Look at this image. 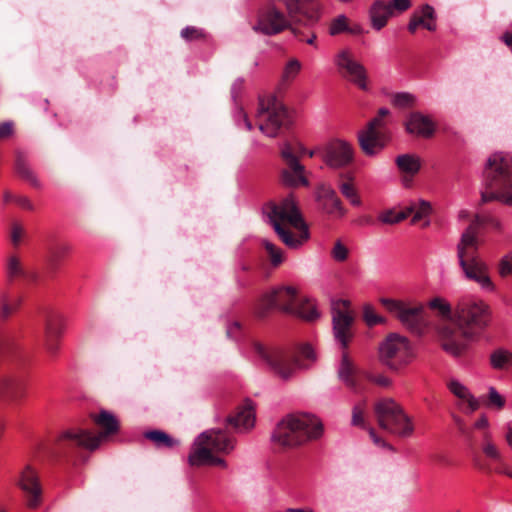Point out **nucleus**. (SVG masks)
I'll use <instances>...</instances> for the list:
<instances>
[{
    "label": "nucleus",
    "mask_w": 512,
    "mask_h": 512,
    "mask_svg": "<svg viewBox=\"0 0 512 512\" xmlns=\"http://www.w3.org/2000/svg\"><path fill=\"white\" fill-rule=\"evenodd\" d=\"M314 0H279L286 15L274 4H268L257 13L253 31L264 35H276L289 29L300 41L313 45L316 34L311 30L320 19V7L311 5Z\"/></svg>",
    "instance_id": "1"
},
{
    "label": "nucleus",
    "mask_w": 512,
    "mask_h": 512,
    "mask_svg": "<svg viewBox=\"0 0 512 512\" xmlns=\"http://www.w3.org/2000/svg\"><path fill=\"white\" fill-rule=\"evenodd\" d=\"M490 319V309L482 300L462 299L456 306L454 321L440 328L442 348L453 356H460L468 342L489 325Z\"/></svg>",
    "instance_id": "2"
},
{
    "label": "nucleus",
    "mask_w": 512,
    "mask_h": 512,
    "mask_svg": "<svg viewBox=\"0 0 512 512\" xmlns=\"http://www.w3.org/2000/svg\"><path fill=\"white\" fill-rule=\"evenodd\" d=\"M92 419L102 430L99 435H94L81 428L68 429L57 438L50 448L51 455L55 457L69 456L77 448L94 450L99 446L103 437L114 434L119 429L117 419L108 411L103 410L97 415H92Z\"/></svg>",
    "instance_id": "3"
},
{
    "label": "nucleus",
    "mask_w": 512,
    "mask_h": 512,
    "mask_svg": "<svg viewBox=\"0 0 512 512\" xmlns=\"http://www.w3.org/2000/svg\"><path fill=\"white\" fill-rule=\"evenodd\" d=\"M266 214L286 246L298 248L309 238L308 227L292 196L284 198L280 203H270Z\"/></svg>",
    "instance_id": "4"
},
{
    "label": "nucleus",
    "mask_w": 512,
    "mask_h": 512,
    "mask_svg": "<svg viewBox=\"0 0 512 512\" xmlns=\"http://www.w3.org/2000/svg\"><path fill=\"white\" fill-rule=\"evenodd\" d=\"M489 217H482L476 214L470 225L463 232L460 242L457 246V254L460 266L469 280L480 284L483 288L492 290L493 283L488 274L486 264L478 257V229L486 224L492 223Z\"/></svg>",
    "instance_id": "5"
},
{
    "label": "nucleus",
    "mask_w": 512,
    "mask_h": 512,
    "mask_svg": "<svg viewBox=\"0 0 512 512\" xmlns=\"http://www.w3.org/2000/svg\"><path fill=\"white\" fill-rule=\"evenodd\" d=\"M485 190L481 204L497 200L512 206V154L495 152L487 159L483 171Z\"/></svg>",
    "instance_id": "6"
},
{
    "label": "nucleus",
    "mask_w": 512,
    "mask_h": 512,
    "mask_svg": "<svg viewBox=\"0 0 512 512\" xmlns=\"http://www.w3.org/2000/svg\"><path fill=\"white\" fill-rule=\"evenodd\" d=\"M273 309L298 316L306 321H314L319 314L309 300H300L297 290L292 286H280L263 294L254 305L258 318H266Z\"/></svg>",
    "instance_id": "7"
},
{
    "label": "nucleus",
    "mask_w": 512,
    "mask_h": 512,
    "mask_svg": "<svg viewBox=\"0 0 512 512\" xmlns=\"http://www.w3.org/2000/svg\"><path fill=\"white\" fill-rule=\"evenodd\" d=\"M323 433L322 423L310 414H290L280 420L271 436L274 444L282 448L298 447Z\"/></svg>",
    "instance_id": "8"
},
{
    "label": "nucleus",
    "mask_w": 512,
    "mask_h": 512,
    "mask_svg": "<svg viewBox=\"0 0 512 512\" xmlns=\"http://www.w3.org/2000/svg\"><path fill=\"white\" fill-rule=\"evenodd\" d=\"M235 447V439L223 429H210L201 433L189 455L192 466L212 464L226 467V461L213 453L229 454Z\"/></svg>",
    "instance_id": "9"
},
{
    "label": "nucleus",
    "mask_w": 512,
    "mask_h": 512,
    "mask_svg": "<svg viewBox=\"0 0 512 512\" xmlns=\"http://www.w3.org/2000/svg\"><path fill=\"white\" fill-rule=\"evenodd\" d=\"M257 352L282 379H288L296 369H306L316 361L315 352L308 344L301 345L297 350L280 348L267 350L257 346Z\"/></svg>",
    "instance_id": "10"
},
{
    "label": "nucleus",
    "mask_w": 512,
    "mask_h": 512,
    "mask_svg": "<svg viewBox=\"0 0 512 512\" xmlns=\"http://www.w3.org/2000/svg\"><path fill=\"white\" fill-rule=\"evenodd\" d=\"M7 341L0 337V400L20 404L28 394V380L6 353Z\"/></svg>",
    "instance_id": "11"
},
{
    "label": "nucleus",
    "mask_w": 512,
    "mask_h": 512,
    "mask_svg": "<svg viewBox=\"0 0 512 512\" xmlns=\"http://www.w3.org/2000/svg\"><path fill=\"white\" fill-rule=\"evenodd\" d=\"M374 413L381 429L399 437H409L414 431L411 419L393 399H381L374 405Z\"/></svg>",
    "instance_id": "12"
},
{
    "label": "nucleus",
    "mask_w": 512,
    "mask_h": 512,
    "mask_svg": "<svg viewBox=\"0 0 512 512\" xmlns=\"http://www.w3.org/2000/svg\"><path fill=\"white\" fill-rule=\"evenodd\" d=\"M380 303L393 314L404 327L414 334H423L429 326L428 314L425 308L418 304L411 306L403 301L381 298Z\"/></svg>",
    "instance_id": "13"
},
{
    "label": "nucleus",
    "mask_w": 512,
    "mask_h": 512,
    "mask_svg": "<svg viewBox=\"0 0 512 512\" xmlns=\"http://www.w3.org/2000/svg\"><path fill=\"white\" fill-rule=\"evenodd\" d=\"M379 356L383 364L398 371L407 366L414 358L410 341L397 333H390L380 344Z\"/></svg>",
    "instance_id": "14"
},
{
    "label": "nucleus",
    "mask_w": 512,
    "mask_h": 512,
    "mask_svg": "<svg viewBox=\"0 0 512 512\" xmlns=\"http://www.w3.org/2000/svg\"><path fill=\"white\" fill-rule=\"evenodd\" d=\"M259 129L269 137H275L279 129L290 124L287 108L276 98L260 99L257 112Z\"/></svg>",
    "instance_id": "15"
},
{
    "label": "nucleus",
    "mask_w": 512,
    "mask_h": 512,
    "mask_svg": "<svg viewBox=\"0 0 512 512\" xmlns=\"http://www.w3.org/2000/svg\"><path fill=\"white\" fill-rule=\"evenodd\" d=\"M306 153V149L300 143H285L281 149V157L286 168L281 171V182L288 187L299 185L307 186L308 180L305 177V167L300 164L298 158Z\"/></svg>",
    "instance_id": "16"
},
{
    "label": "nucleus",
    "mask_w": 512,
    "mask_h": 512,
    "mask_svg": "<svg viewBox=\"0 0 512 512\" xmlns=\"http://www.w3.org/2000/svg\"><path fill=\"white\" fill-rule=\"evenodd\" d=\"M382 117L373 118L367 128L358 134L359 145L367 156H374L387 144L389 137L382 129Z\"/></svg>",
    "instance_id": "17"
},
{
    "label": "nucleus",
    "mask_w": 512,
    "mask_h": 512,
    "mask_svg": "<svg viewBox=\"0 0 512 512\" xmlns=\"http://www.w3.org/2000/svg\"><path fill=\"white\" fill-rule=\"evenodd\" d=\"M332 321L335 338L343 348H346L351 337L350 328L354 321L349 301L340 299L332 303Z\"/></svg>",
    "instance_id": "18"
},
{
    "label": "nucleus",
    "mask_w": 512,
    "mask_h": 512,
    "mask_svg": "<svg viewBox=\"0 0 512 512\" xmlns=\"http://www.w3.org/2000/svg\"><path fill=\"white\" fill-rule=\"evenodd\" d=\"M336 65L340 74L357 85L362 90H367V71L365 67L356 61L351 53L343 50L336 57Z\"/></svg>",
    "instance_id": "19"
},
{
    "label": "nucleus",
    "mask_w": 512,
    "mask_h": 512,
    "mask_svg": "<svg viewBox=\"0 0 512 512\" xmlns=\"http://www.w3.org/2000/svg\"><path fill=\"white\" fill-rule=\"evenodd\" d=\"M16 484L24 492L27 506L31 509L37 508L42 499V487L37 471L27 465L20 473Z\"/></svg>",
    "instance_id": "20"
},
{
    "label": "nucleus",
    "mask_w": 512,
    "mask_h": 512,
    "mask_svg": "<svg viewBox=\"0 0 512 512\" xmlns=\"http://www.w3.org/2000/svg\"><path fill=\"white\" fill-rule=\"evenodd\" d=\"M354 159L352 146L343 140H335L329 143L325 149L323 160L331 168H344L350 165Z\"/></svg>",
    "instance_id": "21"
},
{
    "label": "nucleus",
    "mask_w": 512,
    "mask_h": 512,
    "mask_svg": "<svg viewBox=\"0 0 512 512\" xmlns=\"http://www.w3.org/2000/svg\"><path fill=\"white\" fill-rule=\"evenodd\" d=\"M64 331V319L61 315H50L45 322L43 345L51 357H55L60 347V338Z\"/></svg>",
    "instance_id": "22"
},
{
    "label": "nucleus",
    "mask_w": 512,
    "mask_h": 512,
    "mask_svg": "<svg viewBox=\"0 0 512 512\" xmlns=\"http://www.w3.org/2000/svg\"><path fill=\"white\" fill-rule=\"evenodd\" d=\"M316 201L323 212L334 217H343L347 212L336 191L329 185L321 184L317 188Z\"/></svg>",
    "instance_id": "23"
},
{
    "label": "nucleus",
    "mask_w": 512,
    "mask_h": 512,
    "mask_svg": "<svg viewBox=\"0 0 512 512\" xmlns=\"http://www.w3.org/2000/svg\"><path fill=\"white\" fill-rule=\"evenodd\" d=\"M255 414L251 401L238 407L234 414L229 415L226 419L228 427L233 428L236 432H245L254 426Z\"/></svg>",
    "instance_id": "24"
},
{
    "label": "nucleus",
    "mask_w": 512,
    "mask_h": 512,
    "mask_svg": "<svg viewBox=\"0 0 512 512\" xmlns=\"http://www.w3.org/2000/svg\"><path fill=\"white\" fill-rule=\"evenodd\" d=\"M405 127L408 133L424 138L431 137L435 131L434 122L420 112L411 113L405 122Z\"/></svg>",
    "instance_id": "25"
},
{
    "label": "nucleus",
    "mask_w": 512,
    "mask_h": 512,
    "mask_svg": "<svg viewBox=\"0 0 512 512\" xmlns=\"http://www.w3.org/2000/svg\"><path fill=\"white\" fill-rule=\"evenodd\" d=\"M338 377L345 383L347 387L353 391H358L360 388V372L350 360L348 354H342L341 364L338 370Z\"/></svg>",
    "instance_id": "26"
},
{
    "label": "nucleus",
    "mask_w": 512,
    "mask_h": 512,
    "mask_svg": "<svg viewBox=\"0 0 512 512\" xmlns=\"http://www.w3.org/2000/svg\"><path fill=\"white\" fill-rule=\"evenodd\" d=\"M369 15L372 27L379 31L386 26L389 18L394 14L392 7L389 6L387 2L377 0L372 4Z\"/></svg>",
    "instance_id": "27"
},
{
    "label": "nucleus",
    "mask_w": 512,
    "mask_h": 512,
    "mask_svg": "<svg viewBox=\"0 0 512 512\" xmlns=\"http://www.w3.org/2000/svg\"><path fill=\"white\" fill-rule=\"evenodd\" d=\"M448 388L456 397L459 399L466 401L467 407L465 412L466 413H473L474 411L478 410L480 407V402L476 398H474L473 395L470 394L468 389L461 384L457 380H451L448 383Z\"/></svg>",
    "instance_id": "28"
},
{
    "label": "nucleus",
    "mask_w": 512,
    "mask_h": 512,
    "mask_svg": "<svg viewBox=\"0 0 512 512\" xmlns=\"http://www.w3.org/2000/svg\"><path fill=\"white\" fill-rule=\"evenodd\" d=\"M429 307L433 310L438 311L440 320L436 325L438 337L440 338V328L448 321H454L455 312L452 313L450 305L441 298H434L429 302Z\"/></svg>",
    "instance_id": "29"
},
{
    "label": "nucleus",
    "mask_w": 512,
    "mask_h": 512,
    "mask_svg": "<svg viewBox=\"0 0 512 512\" xmlns=\"http://www.w3.org/2000/svg\"><path fill=\"white\" fill-rule=\"evenodd\" d=\"M395 162L401 172L411 176L417 174L421 167L419 157L412 154L399 155Z\"/></svg>",
    "instance_id": "30"
},
{
    "label": "nucleus",
    "mask_w": 512,
    "mask_h": 512,
    "mask_svg": "<svg viewBox=\"0 0 512 512\" xmlns=\"http://www.w3.org/2000/svg\"><path fill=\"white\" fill-rule=\"evenodd\" d=\"M144 437L153 442L157 448H173L179 444L178 440L161 430L147 431L144 433Z\"/></svg>",
    "instance_id": "31"
},
{
    "label": "nucleus",
    "mask_w": 512,
    "mask_h": 512,
    "mask_svg": "<svg viewBox=\"0 0 512 512\" xmlns=\"http://www.w3.org/2000/svg\"><path fill=\"white\" fill-rule=\"evenodd\" d=\"M15 169L20 177L30 182L35 187L39 186L38 180L26 163L24 154L20 151L16 152Z\"/></svg>",
    "instance_id": "32"
},
{
    "label": "nucleus",
    "mask_w": 512,
    "mask_h": 512,
    "mask_svg": "<svg viewBox=\"0 0 512 512\" xmlns=\"http://www.w3.org/2000/svg\"><path fill=\"white\" fill-rule=\"evenodd\" d=\"M69 252V246L64 243H58L50 249L48 258V267L51 272H55L61 261Z\"/></svg>",
    "instance_id": "33"
},
{
    "label": "nucleus",
    "mask_w": 512,
    "mask_h": 512,
    "mask_svg": "<svg viewBox=\"0 0 512 512\" xmlns=\"http://www.w3.org/2000/svg\"><path fill=\"white\" fill-rule=\"evenodd\" d=\"M20 305V299L17 296L10 297L5 293H0V315L2 318H8L15 312Z\"/></svg>",
    "instance_id": "34"
},
{
    "label": "nucleus",
    "mask_w": 512,
    "mask_h": 512,
    "mask_svg": "<svg viewBox=\"0 0 512 512\" xmlns=\"http://www.w3.org/2000/svg\"><path fill=\"white\" fill-rule=\"evenodd\" d=\"M491 365L495 369H503L512 364V352L504 349H498L491 354Z\"/></svg>",
    "instance_id": "35"
},
{
    "label": "nucleus",
    "mask_w": 512,
    "mask_h": 512,
    "mask_svg": "<svg viewBox=\"0 0 512 512\" xmlns=\"http://www.w3.org/2000/svg\"><path fill=\"white\" fill-rule=\"evenodd\" d=\"M483 438H484V442L482 444L483 453L488 458H490L496 462H501L502 455H501L498 447L496 446V444L492 441L490 433L485 432L483 435Z\"/></svg>",
    "instance_id": "36"
},
{
    "label": "nucleus",
    "mask_w": 512,
    "mask_h": 512,
    "mask_svg": "<svg viewBox=\"0 0 512 512\" xmlns=\"http://www.w3.org/2000/svg\"><path fill=\"white\" fill-rule=\"evenodd\" d=\"M411 211L412 209H404L396 213L394 210H386L380 214L379 219L385 224H396L411 216Z\"/></svg>",
    "instance_id": "37"
},
{
    "label": "nucleus",
    "mask_w": 512,
    "mask_h": 512,
    "mask_svg": "<svg viewBox=\"0 0 512 512\" xmlns=\"http://www.w3.org/2000/svg\"><path fill=\"white\" fill-rule=\"evenodd\" d=\"M263 246L267 252L271 265L274 267L279 266L284 260L282 250L268 240H263Z\"/></svg>",
    "instance_id": "38"
},
{
    "label": "nucleus",
    "mask_w": 512,
    "mask_h": 512,
    "mask_svg": "<svg viewBox=\"0 0 512 512\" xmlns=\"http://www.w3.org/2000/svg\"><path fill=\"white\" fill-rule=\"evenodd\" d=\"M405 209H412L411 215L412 217V223H417L423 218H425L431 211V206L426 201H420L419 203L411 204L410 206L406 207Z\"/></svg>",
    "instance_id": "39"
},
{
    "label": "nucleus",
    "mask_w": 512,
    "mask_h": 512,
    "mask_svg": "<svg viewBox=\"0 0 512 512\" xmlns=\"http://www.w3.org/2000/svg\"><path fill=\"white\" fill-rule=\"evenodd\" d=\"M339 189L342 195L350 201L354 206H360L362 201L357 193V190L350 182H342L339 184Z\"/></svg>",
    "instance_id": "40"
},
{
    "label": "nucleus",
    "mask_w": 512,
    "mask_h": 512,
    "mask_svg": "<svg viewBox=\"0 0 512 512\" xmlns=\"http://www.w3.org/2000/svg\"><path fill=\"white\" fill-rule=\"evenodd\" d=\"M348 25V18L344 15H339L332 20L329 28V33L334 36L342 32H347Z\"/></svg>",
    "instance_id": "41"
},
{
    "label": "nucleus",
    "mask_w": 512,
    "mask_h": 512,
    "mask_svg": "<svg viewBox=\"0 0 512 512\" xmlns=\"http://www.w3.org/2000/svg\"><path fill=\"white\" fill-rule=\"evenodd\" d=\"M7 272L10 279L16 277H28L27 273L22 268L18 258L11 257L8 261Z\"/></svg>",
    "instance_id": "42"
},
{
    "label": "nucleus",
    "mask_w": 512,
    "mask_h": 512,
    "mask_svg": "<svg viewBox=\"0 0 512 512\" xmlns=\"http://www.w3.org/2000/svg\"><path fill=\"white\" fill-rule=\"evenodd\" d=\"M418 26H423L429 31H434L436 29V25L431 21H425L423 17H419V15L415 14L412 16L409 24H408V30L411 33H415Z\"/></svg>",
    "instance_id": "43"
},
{
    "label": "nucleus",
    "mask_w": 512,
    "mask_h": 512,
    "mask_svg": "<svg viewBox=\"0 0 512 512\" xmlns=\"http://www.w3.org/2000/svg\"><path fill=\"white\" fill-rule=\"evenodd\" d=\"M301 69V64L298 60L292 59L290 60L284 69L283 72V80L285 81H291L293 80L296 75L299 73Z\"/></svg>",
    "instance_id": "44"
},
{
    "label": "nucleus",
    "mask_w": 512,
    "mask_h": 512,
    "mask_svg": "<svg viewBox=\"0 0 512 512\" xmlns=\"http://www.w3.org/2000/svg\"><path fill=\"white\" fill-rule=\"evenodd\" d=\"M486 405L489 407L502 409L505 405V399L497 392L495 388L491 387L487 396Z\"/></svg>",
    "instance_id": "45"
},
{
    "label": "nucleus",
    "mask_w": 512,
    "mask_h": 512,
    "mask_svg": "<svg viewBox=\"0 0 512 512\" xmlns=\"http://www.w3.org/2000/svg\"><path fill=\"white\" fill-rule=\"evenodd\" d=\"M366 404L365 402L358 403L353 407L352 410V424L354 426H365L364 421V413H365Z\"/></svg>",
    "instance_id": "46"
},
{
    "label": "nucleus",
    "mask_w": 512,
    "mask_h": 512,
    "mask_svg": "<svg viewBox=\"0 0 512 512\" xmlns=\"http://www.w3.org/2000/svg\"><path fill=\"white\" fill-rule=\"evenodd\" d=\"M331 255L334 260L343 262L347 260L349 256V249L340 240H337L333 246Z\"/></svg>",
    "instance_id": "47"
},
{
    "label": "nucleus",
    "mask_w": 512,
    "mask_h": 512,
    "mask_svg": "<svg viewBox=\"0 0 512 512\" xmlns=\"http://www.w3.org/2000/svg\"><path fill=\"white\" fill-rule=\"evenodd\" d=\"M392 103L400 108L410 107L414 103V97L409 93H397L393 96Z\"/></svg>",
    "instance_id": "48"
},
{
    "label": "nucleus",
    "mask_w": 512,
    "mask_h": 512,
    "mask_svg": "<svg viewBox=\"0 0 512 512\" xmlns=\"http://www.w3.org/2000/svg\"><path fill=\"white\" fill-rule=\"evenodd\" d=\"M364 320L368 326H374L385 322V319L377 315L374 309L370 306H366L364 308Z\"/></svg>",
    "instance_id": "49"
},
{
    "label": "nucleus",
    "mask_w": 512,
    "mask_h": 512,
    "mask_svg": "<svg viewBox=\"0 0 512 512\" xmlns=\"http://www.w3.org/2000/svg\"><path fill=\"white\" fill-rule=\"evenodd\" d=\"M24 228L18 222H13L10 228V239L14 246H18L24 236Z\"/></svg>",
    "instance_id": "50"
},
{
    "label": "nucleus",
    "mask_w": 512,
    "mask_h": 512,
    "mask_svg": "<svg viewBox=\"0 0 512 512\" xmlns=\"http://www.w3.org/2000/svg\"><path fill=\"white\" fill-rule=\"evenodd\" d=\"M181 36L187 41H192V40L202 39L204 37V34H203L202 30H200L196 27L190 26V27L184 28L181 31Z\"/></svg>",
    "instance_id": "51"
},
{
    "label": "nucleus",
    "mask_w": 512,
    "mask_h": 512,
    "mask_svg": "<svg viewBox=\"0 0 512 512\" xmlns=\"http://www.w3.org/2000/svg\"><path fill=\"white\" fill-rule=\"evenodd\" d=\"M499 274L502 277L512 274V252L501 259L499 263Z\"/></svg>",
    "instance_id": "52"
},
{
    "label": "nucleus",
    "mask_w": 512,
    "mask_h": 512,
    "mask_svg": "<svg viewBox=\"0 0 512 512\" xmlns=\"http://www.w3.org/2000/svg\"><path fill=\"white\" fill-rule=\"evenodd\" d=\"M365 377L370 382L381 387H388L391 384V380L384 374L365 373Z\"/></svg>",
    "instance_id": "53"
},
{
    "label": "nucleus",
    "mask_w": 512,
    "mask_h": 512,
    "mask_svg": "<svg viewBox=\"0 0 512 512\" xmlns=\"http://www.w3.org/2000/svg\"><path fill=\"white\" fill-rule=\"evenodd\" d=\"M387 4L392 7L393 13L394 12L402 13L410 8L411 1L410 0H392L391 2H389Z\"/></svg>",
    "instance_id": "54"
},
{
    "label": "nucleus",
    "mask_w": 512,
    "mask_h": 512,
    "mask_svg": "<svg viewBox=\"0 0 512 512\" xmlns=\"http://www.w3.org/2000/svg\"><path fill=\"white\" fill-rule=\"evenodd\" d=\"M14 202L20 206L21 208L25 209V210H29V211H32L34 210V204L31 202V200L26 197V196H23V195H17L16 197H14Z\"/></svg>",
    "instance_id": "55"
},
{
    "label": "nucleus",
    "mask_w": 512,
    "mask_h": 512,
    "mask_svg": "<svg viewBox=\"0 0 512 512\" xmlns=\"http://www.w3.org/2000/svg\"><path fill=\"white\" fill-rule=\"evenodd\" d=\"M14 124L13 122H4L0 124V140L6 139L13 134Z\"/></svg>",
    "instance_id": "56"
},
{
    "label": "nucleus",
    "mask_w": 512,
    "mask_h": 512,
    "mask_svg": "<svg viewBox=\"0 0 512 512\" xmlns=\"http://www.w3.org/2000/svg\"><path fill=\"white\" fill-rule=\"evenodd\" d=\"M473 464L477 469H479L483 472L491 473L493 471L491 466L482 462L479 455H477V454L474 455V457H473Z\"/></svg>",
    "instance_id": "57"
},
{
    "label": "nucleus",
    "mask_w": 512,
    "mask_h": 512,
    "mask_svg": "<svg viewBox=\"0 0 512 512\" xmlns=\"http://www.w3.org/2000/svg\"><path fill=\"white\" fill-rule=\"evenodd\" d=\"M421 16L420 17H423V19L425 21L427 20H433L434 19V9L432 6L428 5V4H425L423 5L422 7V10H421Z\"/></svg>",
    "instance_id": "58"
},
{
    "label": "nucleus",
    "mask_w": 512,
    "mask_h": 512,
    "mask_svg": "<svg viewBox=\"0 0 512 512\" xmlns=\"http://www.w3.org/2000/svg\"><path fill=\"white\" fill-rule=\"evenodd\" d=\"M369 434H370V437L372 438L373 442L376 444V445H380V446H387L386 442L380 438L379 436H377L375 430L373 428H371L369 430Z\"/></svg>",
    "instance_id": "59"
},
{
    "label": "nucleus",
    "mask_w": 512,
    "mask_h": 512,
    "mask_svg": "<svg viewBox=\"0 0 512 512\" xmlns=\"http://www.w3.org/2000/svg\"><path fill=\"white\" fill-rule=\"evenodd\" d=\"M453 417V420L455 422V424L457 425L458 429L463 433V434H466V425H465V422L462 418H460L459 416L457 415H452Z\"/></svg>",
    "instance_id": "60"
},
{
    "label": "nucleus",
    "mask_w": 512,
    "mask_h": 512,
    "mask_svg": "<svg viewBox=\"0 0 512 512\" xmlns=\"http://www.w3.org/2000/svg\"><path fill=\"white\" fill-rule=\"evenodd\" d=\"M505 440L509 447L512 449V421L506 425Z\"/></svg>",
    "instance_id": "61"
},
{
    "label": "nucleus",
    "mask_w": 512,
    "mask_h": 512,
    "mask_svg": "<svg viewBox=\"0 0 512 512\" xmlns=\"http://www.w3.org/2000/svg\"><path fill=\"white\" fill-rule=\"evenodd\" d=\"M347 33L357 35L362 33V28L358 24L348 25Z\"/></svg>",
    "instance_id": "62"
},
{
    "label": "nucleus",
    "mask_w": 512,
    "mask_h": 512,
    "mask_svg": "<svg viewBox=\"0 0 512 512\" xmlns=\"http://www.w3.org/2000/svg\"><path fill=\"white\" fill-rule=\"evenodd\" d=\"M487 426H488V419L485 416L480 417L475 422V428H477V429L486 428Z\"/></svg>",
    "instance_id": "63"
},
{
    "label": "nucleus",
    "mask_w": 512,
    "mask_h": 512,
    "mask_svg": "<svg viewBox=\"0 0 512 512\" xmlns=\"http://www.w3.org/2000/svg\"><path fill=\"white\" fill-rule=\"evenodd\" d=\"M502 39L504 43L512 50V32H506Z\"/></svg>",
    "instance_id": "64"
}]
</instances>
